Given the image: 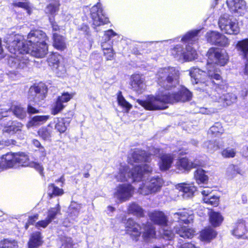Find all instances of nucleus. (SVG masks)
<instances>
[{
    "label": "nucleus",
    "instance_id": "obj_1",
    "mask_svg": "<svg viewBox=\"0 0 248 248\" xmlns=\"http://www.w3.org/2000/svg\"><path fill=\"white\" fill-rule=\"evenodd\" d=\"M27 39V41H23L22 37L18 34L10 35L6 38L8 48L14 55L9 57L8 64L14 69L20 70L27 67L29 61L25 54L42 58L47 52L46 43L47 38L43 31L38 30L31 31Z\"/></svg>",
    "mask_w": 248,
    "mask_h": 248
},
{
    "label": "nucleus",
    "instance_id": "obj_2",
    "mask_svg": "<svg viewBox=\"0 0 248 248\" xmlns=\"http://www.w3.org/2000/svg\"><path fill=\"white\" fill-rule=\"evenodd\" d=\"M150 160V157L146 155L144 151L138 149L135 150L129 157L128 162L132 165L134 163L140 164L135 165L132 169L127 166H121L118 174L115 175V178L118 181L121 182L145 180L138 189V192L144 195L159 192L164 182L159 176L149 177L153 171L152 165L148 164Z\"/></svg>",
    "mask_w": 248,
    "mask_h": 248
},
{
    "label": "nucleus",
    "instance_id": "obj_3",
    "mask_svg": "<svg viewBox=\"0 0 248 248\" xmlns=\"http://www.w3.org/2000/svg\"><path fill=\"white\" fill-rule=\"evenodd\" d=\"M208 60L207 63V73L199 68L193 67L189 72L193 84H197V90L206 92L211 99L214 102L221 103L222 97V90L219 87L216 86L213 89L215 82L221 80L220 71L216 65L224 66L228 62L229 57L225 50L218 48H210L207 54Z\"/></svg>",
    "mask_w": 248,
    "mask_h": 248
},
{
    "label": "nucleus",
    "instance_id": "obj_4",
    "mask_svg": "<svg viewBox=\"0 0 248 248\" xmlns=\"http://www.w3.org/2000/svg\"><path fill=\"white\" fill-rule=\"evenodd\" d=\"M192 97V93L189 90L184 86H180L177 92L166 91L164 93L160 91L157 98L152 95L145 100L138 99L137 102L147 110L164 109L168 108L167 104L189 101Z\"/></svg>",
    "mask_w": 248,
    "mask_h": 248
},
{
    "label": "nucleus",
    "instance_id": "obj_5",
    "mask_svg": "<svg viewBox=\"0 0 248 248\" xmlns=\"http://www.w3.org/2000/svg\"><path fill=\"white\" fill-rule=\"evenodd\" d=\"M194 218L192 211L186 209L179 210L178 212L173 214V218L178 224L174 227L173 231L164 230L163 237L164 238L170 240L174 236V232L184 238H191L195 233V231L191 228L183 226L181 223L188 224Z\"/></svg>",
    "mask_w": 248,
    "mask_h": 248
},
{
    "label": "nucleus",
    "instance_id": "obj_6",
    "mask_svg": "<svg viewBox=\"0 0 248 248\" xmlns=\"http://www.w3.org/2000/svg\"><path fill=\"white\" fill-rule=\"evenodd\" d=\"M201 30H194L186 33L182 38V42L187 43L186 50L181 45H177L170 49L171 55L178 61L181 62L191 61L197 57L195 46L191 47L190 44H194L198 40V34Z\"/></svg>",
    "mask_w": 248,
    "mask_h": 248
},
{
    "label": "nucleus",
    "instance_id": "obj_7",
    "mask_svg": "<svg viewBox=\"0 0 248 248\" xmlns=\"http://www.w3.org/2000/svg\"><path fill=\"white\" fill-rule=\"evenodd\" d=\"M156 80L161 87L158 89L155 98H157L160 91L163 92L170 91L176 87L179 83L178 71L174 67H168L160 68L155 76Z\"/></svg>",
    "mask_w": 248,
    "mask_h": 248
},
{
    "label": "nucleus",
    "instance_id": "obj_8",
    "mask_svg": "<svg viewBox=\"0 0 248 248\" xmlns=\"http://www.w3.org/2000/svg\"><path fill=\"white\" fill-rule=\"evenodd\" d=\"M126 231L132 238L137 241L141 234L140 230L142 229V237L145 241L148 242L151 239L155 237L156 232L155 227L150 222L142 224V227L136 223L133 219L129 218L125 224Z\"/></svg>",
    "mask_w": 248,
    "mask_h": 248
},
{
    "label": "nucleus",
    "instance_id": "obj_9",
    "mask_svg": "<svg viewBox=\"0 0 248 248\" xmlns=\"http://www.w3.org/2000/svg\"><path fill=\"white\" fill-rule=\"evenodd\" d=\"M47 92V88L43 83H40L30 87L28 96L29 103L27 108L28 113L35 114L39 112V110L32 105L35 104L38 106L41 105L42 101L46 97Z\"/></svg>",
    "mask_w": 248,
    "mask_h": 248
},
{
    "label": "nucleus",
    "instance_id": "obj_10",
    "mask_svg": "<svg viewBox=\"0 0 248 248\" xmlns=\"http://www.w3.org/2000/svg\"><path fill=\"white\" fill-rule=\"evenodd\" d=\"M218 23L220 30L225 33L237 34L239 32L238 22L232 16L227 14L221 16Z\"/></svg>",
    "mask_w": 248,
    "mask_h": 248
},
{
    "label": "nucleus",
    "instance_id": "obj_11",
    "mask_svg": "<svg viewBox=\"0 0 248 248\" xmlns=\"http://www.w3.org/2000/svg\"><path fill=\"white\" fill-rule=\"evenodd\" d=\"M160 151V149L158 148L152 147L149 151V155H147L145 152V153L147 156L150 157V160H151V155H154L158 156L160 158L158 165L160 170L162 171L167 170L170 168L173 161L174 157L173 155L170 154H165L161 155ZM148 164H151L150 162Z\"/></svg>",
    "mask_w": 248,
    "mask_h": 248
},
{
    "label": "nucleus",
    "instance_id": "obj_12",
    "mask_svg": "<svg viewBox=\"0 0 248 248\" xmlns=\"http://www.w3.org/2000/svg\"><path fill=\"white\" fill-rule=\"evenodd\" d=\"M91 16L93 21V24L95 26L103 25L109 22L108 18L103 13L101 4L99 2L92 7Z\"/></svg>",
    "mask_w": 248,
    "mask_h": 248
},
{
    "label": "nucleus",
    "instance_id": "obj_13",
    "mask_svg": "<svg viewBox=\"0 0 248 248\" xmlns=\"http://www.w3.org/2000/svg\"><path fill=\"white\" fill-rule=\"evenodd\" d=\"M134 187L130 184L119 185L115 188L114 197L119 201L123 202L129 199L132 196Z\"/></svg>",
    "mask_w": 248,
    "mask_h": 248
},
{
    "label": "nucleus",
    "instance_id": "obj_14",
    "mask_svg": "<svg viewBox=\"0 0 248 248\" xmlns=\"http://www.w3.org/2000/svg\"><path fill=\"white\" fill-rule=\"evenodd\" d=\"M62 56L58 53H52L49 56L47 62L49 65L55 71L58 77H62L66 72V69L60 62Z\"/></svg>",
    "mask_w": 248,
    "mask_h": 248
},
{
    "label": "nucleus",
    "instance_id": "obj_15",
    "mask_svg": "<svg viewBox=\"0 0 248 248\" xmlns=\"http://www.w3.org/2000/svg\"><path fill=\"white\" fill-rule=\"evenodd\" d=\"M216 0L217 1L219 0ZM226 2L230 11L238 16H244L248 12L244 0H226Z\"/></svg>",
    "mask_w": 248,
    "mask_h": 248
},
{
    "label": "nucleus",
    "instance_id": "obj_16",
    "mask_svg": "<svg viewBox=\"0 0 248 248\" xmlns=\"http://www.w3.org/2000/svg\"><path fill=\"white\" fill-rule=\"evenodd\" d=\"M15 158L14 153H8L2 155L0 158V170H3L15 167Z\"/></svg>",
    "mask_w": 248,
    "mask_h": 248
},
{
    "label": "nucleus",
    "instance_id": "obj_17",
    "mask_svg": "<svg viewBox=\"0 0 248 248\" xmlns=\"http://www.w3.org/2000/svg\"><path fill=\"white\" fill-rule=\"evenodd\" d=\"M236 48L240 54L247 59L244 73L248 78V39L238 41L236 44Z\"/></svg>",
    "mask_w": 248,
    "mask_h": 248
},
{
    "label": "nucleus",
    "instance_id": "obj_18",
    "mask_svg": "<svg viewBox=\"0 0 248 248\" xmlns=\"http://www.w3.org/2000/svg\"><path fill=\"white\" fill-rule=\"evenodd\" d=\"M130 85L132 89L138 93H142L145 88L143 80L139 74L132 76Z\"/></svg>",
    "mask_w": 248,
    "mask_h": 248
},
{
    "label": "nucleus",
    "instance_id": "obj_19",
    "mask_svg": "<svg viewBox=\"0 0 248 248\" xmlns=\"http://www.w3.org/2000/svg\"><path fill=\"white\" fill-rule=\"evenodd\" d=\"M70 118L64 119L61 118H55L53 122H51L48 125V127L51 128L53 125H54L55 129L61 133H64L67 129V125L70 123Z\"/></svg>",
    "mask_w": 248,
    "mask_h": 248
},
{
    "label": "nucleus",
    "instance_id": "obj_20",
    "mask_svg": "<svg viewBox=\"0 0 248 248\" xmlns=\"http://www.w3.org/2000/svg\"><path fill=\"white\" fill-rule=\"evenodd\" d=\"M151 221L155 224L166 227L167 224L168 219L164 213L161 211H155L149 214Z\"/></svg>",
    "mask_w": 248,
    "mask_h": 248
},
{
    "label": "nucleus",
    "instance_id": "obj_21",
    "mask_svg": "<svg viewBox=\"0 0 248 248\" xmlns=\"http://www.w3.org/2000/svg\"><path fill=\"white\" fill-rule=\"evenodd\" d=\"M247 232L245 221L243 219H238L233 226L232 234L237 238H241Z\"/></svg>",
    "mask_w": 248,
    "mask_h": 248
},
{
    "label": "nucleus",
    "instance_id": "obj_22",
    "mask_svg": "<svg viewBox=\"0 0 248 248\" xmlns=\"http://www.w3.org/2000/svg\"><path fill=\"white\" fill-rule=\"evenodd\" d=\"M23 127V124L16 121H9L6 124H4V128L2 130L4 133L9 134H14L18 131H20Z\"/></svg>",
    "mask_w": 248,
    "mask_h": 248
},
{
    "label": "nucleus",
    "instance_id": "obj_23",
    "mask_svg": "<svg viewBox=\"0 0 248 248\" xmlns=\"http://www.w3.org/2000/svg\"><path fill=\"white\" fill-rule=\"evenodd\" d=\"M180 190L183 192L184 198H191L196 191V187L192 184L181 183L178 185Z\"/></svg>",
    "mask_w": 248,
    "mask_h": 248
},
{
    "label": "nucleus",
    "instance_id": "obj_24",
    "mask_svg": "<svg viewBox=\"0 0 248 248\" xmlns=\"http://www.w3.org/2000/svg\"><path fill=\"white\" fill-rule=\"evenodd\" d=\"M198 164L195 162H190L186 158L180 159L176 164L177 169L182 171H188L192 168H195Z\"/></svg>",
    "mask_w": 248,
    "mask_h": 248
},
{
    "label": "nucleus",
    "instance_id": "obj_25",
    "mask_svg": "<svg viewBox=\"0 0 248 248\" xmlns=\"http://www.w3.org/2000/svg\"><path fill=\"white\" fill-rule=\"evenodd\" d=\"M116 35V33L112 30H108L105 32V41L101 43V46L104 51L112 49V42L110 41V39Z\"/></svg>",
    "mask_w": 248,
    "mask_h": 248
},
{
    "label": "nucleus",
    "instance_id": "obj_26",
    "mask_svg": "<svg viewBox=\"0 0 248 248\" xmlns=\"http://www.w3.org/2000/svg\"><path fill=\"white\" fill-rule=\"evenodd\" d=\"M206 172L202 169H197L194 173V177L197 183L200 187H204L208 180V177L205 174Z\"/></svg>",
    "mask_w": 248,
    "mask_h": 248
},
{
    "label": "nucleus",
    "instance_id": "obj_27",
    "mask_svg": "<svg viewBox=\"0 0 248 248\" xmlns=\"http://www.w3.org/2000/svg\"><path fill=\"white\" fill-rule=\"evenodd\" d=\"M81 208V204L72 201L68 209L69 218L73 220H75L78 217Z\"/></svg>",
    "mask_w": 248,
    "mask_h": 248
},
{
    "label": "nucleus",
    "instance_id": "obj_28",
    "mask_svg": "<svg viewBox=\"0 0 248 248\" xmlns=\"http://www.w3.org/2000/svg\"><path fill=\"white\" fill-rule=\"evenodd\" d=\"M42 237L39 232H33L28 242L29 248H36L42 244Z\"/></svg>",
    "mask_w": 248,
    "mask_h": 248
},
{
    "label": "nucleus",
    "instance_id": "obj_29",
    "mask_svg": "<svg viewBox=\"0 0 248 248\" xmlns=\"http://www.w3.org/2000/svg\"><path fill=\"white\" fill-rule=\"evenodd\" d=\"M48 115H37L33 117L29 121V127L37 126L45 123L49 119Z\"/></svg>",
    "mask_w": 248,
    "mask_h": 248
},
{
    "label": "nucleus",
    "instance_id": "obj_30",
    "mask_svg": "<svg viewBox=\"0 0 248 248\" xmlns=\"http://www.w3.org/2000/svg\"><path fill=\"white\" fill-rule=\"evenodd\" d=\"M53 46L57 49L63 50L66 48L64 38L56 33H53Z\"/></svg>",
    "mask_w": 248,
    "mask_h": 248
},
{
    "label": "nucleus",
    "instance_id": "obj_31",
    "mask_svg": "<svg viewBox=\"0 0 248 248\" xmlns=\"http://www.w3.org/2000/svg\"><path fill=\"white\" fill-rule=\"evenodd\" d=\"M217 234L216 231L209 227L202 230L201 232L200 236L202 240L209 242L214 238Z\"/></svg>",
    "mask_w": 248,
    "mask_h": 248
},
{
    "label": "nucleus",
    "instance_id": "obj_32",
    "mask_svg": "<svg viewBox=\"0 0 248 248\" xmlns=\"http://www.w3.org/2000/svg\"><path fill=\"white\" fill-rule=\"evenodd\" d=\"M15 159L16 165H20L22 166H28L30 165L29 158L28 156L24 153L15 154Z\"/></svg>",
    "mask_w": 248,
    "mask_h": 248
},
{
    "label": "nucleus",
    "instance_id": "obj_33",
    "mask_svg": "<svg viewBox=\"0 0 248 248\" xmlns=\"http://www.w3.org/2000/svg\"><path fill=\"white\" fill-rule=\"evenodd\" d=\"M209 216L210 221L214 227L219 226L223 220L222 216L219 212L212 211Z\"/></svg>",
    "mask_w": 248,
    "mask_h": 248
},
{
    "label": "nucleus",
    "instance_id": "obj_34",
    "mask_svg": "<svg viewBox=\"0 0 248 248\" xmlns=\"http://www.w3.org/2000/svg\"><path fill=\"white\" fill-rule=\"evenodd\" d=\"M236 99V96L232 93H223L221 103L223 106H228L235 102Z\"/></svg>",
    "mask_w": 248,
    "mask_h": 248
},
{
    "label": "nucleus",
    "instance_id": "obj_35",
    "mask_svg": "<svg viewBox=\"0 0 248 248\" xmlns=\"http://www.w3.org/2000/svg\"><path fill=\"white\" fill-rule=\"evenodd\" d=\"M117 101L119 106L123 107L127 112L131 108L132 106L124 98L121 91L117 93Z\"/></svg>",
    "mask_w": 248,
    "mask_h": 248
},
{
    "label": "nucleus",
    "instance_id": "obj_36",
    "mask_svg": "<svg viewBox=\"0 0 248 248\" xmlns=\"http://www.w3.org/2000/svg\"><path fill=\"white\" fill-rule=\"evenodd\" d=\"M11 109L14 114L20 119H23L26 117L27 111L21 106H14Z\"/></svg>",
    "mask_w": 248,
    "mask_h": 248
},
{
    "label": "nucleus",
    "instance_id": "obj_37",
    "mask_svg": "<svg viewBox=\"0 0 248 248\" xmlns=\"http://www.w3.org/2000/svg\"><path fill=\"white\" fill-rule=\"evenodd\" d=\"M59 6V0H52L51 2L46 6V13L53 15L58 11Z\"/></svg>",
    "mask_w": 248,
    "mask_h": 248
},
{
    "label": "nucleus",
    "instance_id": "obj_38",
    "mask_svg": "<svg viewBox=\"0 0 248 248\" xmlns=\"http://www.w3.org/2000/svg\"><path fill=\"white\" fill-rule=\"evenodd\" d=\"M128 212L134 215L139 217L143 216V210L142 208L136 203H132L129 205Z\"/></svg>",
    "mask_w": 248,
    "mask_h": 248
},
{
    "label": "nucleus",
    "instance_id": "obj_39",
    "mask_svg": "<svg viewBox=\"0 0 248 248\" xmlns=\"http://www.w3.org/2000/svg\"><path fill=\"white\" fill-rule=\"evenodd\" d=\"M50 127H42L38 131V135L45 140H50L52 134V130Z\"/></svg>",
    "mask_w": 248,
    "mask_h": 248
},
{
    "label": "nucleus",
    "instance_id": "obj_40",
    "mask_svg": "<svg viewBox=\"0 0 248 248\" xmlns=\"http://www.w3.org/2000/svg\"><path fill=\"white\" fill-rule=\"evenodd\" d=\"M61 212V206L58 203L55 207L50 208L48 210L46 218L51 222Z\"/></svg>",
    "mask_w": 248,
    "mask_h": 248
},
{
    "label": "nucleus",
    "instance_id": "obj_41",
    "mask_svg": "<svg viewBox=\"0 0 248 248\" xmlns=\"http://www.w3.org/2000/svg\"><path fill=\"white\" fill-rule=\"evenodd\" d=\"M203 147L206 148L209 152L213 153L218 150L220 146L218 141L213 140L205 141L203 144Z\"/></svg>",
    "mask_w": 248,
    "mask_h": 248
},
{
    "label": "nucleus",
    "instance_id": "obj_42",
    "mask_svg": "<svg viewBox=\"0 0 248 248\" xmlns=\"http://www.w3.org/2000/svg\"><path fill=\"white\" fill-rule=\"evenodd\" d=\"M223 131L224 129L221 124L217 122L215 123L210 128L208 133L209 135L211 134L217 136L218 134H222Z\"/></svg>",
    "mask_w": 248,
    "mask_h": 248
},
{
    "label": "nucleus",
    "instance_id": "obj_43",
    "mask_svg": "<svg viewBox=\"0 0 248 248\" xmlns=\"http://www.w3.org/2000/svg\"><path fill=\"white\" fill-rule=\"evenodd\" d=\"M17 243L15 240L5 239L0 242V248H18Z\"/></svg>",
    "mask_w": 248,
    "mask_h": 248
},
{
    "label": "nucleus",
    "instance_id": "obj_44",
    "mask_svg": "<svg viewBox=\"0 0 248 248\" xmlns=\"http://www.w3.org/2000/svg\"><path fill=\"white\" fill-rule=\"evenodd\" d=\"M219 33L217 31L207 32L206 35L207 42L212 45H216L218 38Z\"/></svg>",
    "mask_w": 248,
    "mask_h": 248
},
{
    "label": "nucleus",
    "instance_id": "obj_45",
    "mask_svg": "<svg viewBox=\"0 0 248 248\" xmlns=\"http://www.w3.org/2000/svg\"><path fill=\"white\" fill-rule=\"evenodd\" d=\"M13 5L15 7H20L24 9L27 10V13L29 15H30L31 11V4L29 1H14L13 3Z\"/></svg>",
    "mask_w": 248,
    "mask_h": 248
},
{
    "label": "nucleus",
    "instance_id": "obj_46",
    "mask_svg": "<svg viewBox=\"0 0 248 248\" xmlns=\"http://www.w3.org/2000/svg\"><path fill=\"white\" fill-rule=\"evenodd\" d=\"M49 194H52L55 196L62 195L63 193V190L62 188H60L56 186L54 184H51L48 186Z\"/></svg>",
    "mask_w": 248,
    "mask_h": 248
},
{
    "label": "nucleus",
    "instance_id": "obj_47",
    "mask_svg": "<svg viewBox=\"0 0 248 248\" xmlns=\"http://www.w3.org/2000/svg\"><path fill=\"white\" fill-rule=\"evenodd\" d=\"M203 201L204 202L214 206H217L219 202L218 198L214 195H212L210 197H205L203 198Z\"/></svg>",
    "mask_w": 248,
    "mask_h": 248
},
{
    "label": "nucleus",
    "instance_id": "obj_48",
    "mask_svg": "<svg viewBox=\"0 0 248 248\" xmlns=\"http://www.w3.org/2000/svg\"><path fill=\"white\" fill-rule=\"evenodd\" d=\"M229 41L224 35L219 33L218 38L215 45L226 47L229 45Z\"/></svg>",
    "mask_w": 248,
    "mask_h": 248
},
{
    "label": "nucleus",
    "instance_id": "obj_49",
    "mask_svg": "<svg viewBox=\"0 0 248 248\" xmlns=\"http://www.w3.org/2000/svg\"><path fill=\"white\" fill-rule=\"evenodd\" d=\"M65 107V105L61 102L59 99H57L55 104L54 105L52 113L53 115H56L60 112Z\"/></svg>",
    "mask_w": 248,
    "mask_h": 248
},
{
    "label": "nucleus",
    "instance_id": "obj_50",
    "mask_svg": "<svg viewBox=\"0 0 248 248\" xmlns=\"http://www.w3.org/2000/svg\"><path fill=\"white\" fill-rule=\"evenodd\" d=\"M12 108L7 105H3L0 106V120L3 117L8 116V113L10 112V110Z\"/></svg>",
    "mask_w": 248,
    "mask_h": 248
},
{
    "label": "nucleus",
    "instance_id": "obj_51",
    "mask_svg": "<svg viewBox=\"0 0 248 248\" xmlns=\"http://www.w3.org/2000/svg\"><path fill=\"white\" fill-rule=\"evenodd\" d=\"M235 154V151L233 149L229 148L223 150L221 153L222 156L226 158L233 157Z\"/></svg>",
    "mask_w": 248,
    "mask_h": 248
},
{
    "label": "nucleus",
    "instance_id": "obj_52",
    "mask_svg": "<svg viewBox=\"0 0 248 248\" xmlns=\"http://www.w3.org/2000/svg\"><path fill=\"white\" fill-rule=\"evenodd\" d=\"M72 97L73 96L71 94L68 93H64L61 96H59L57 99L64 104V103L68 102Z\"/></svg>",
    "mask_w": 248,
    "mask_h": 248
},
{
    "label": "nucleus",
    "instance_id": "obj_53",
    "mask_svg": "<svg viewBox=\"0 0 248 248\" xmlns=\"http://www.w3.org/2000/svg\"><path fill=\"white\" fill-rule=\"evenodd\" d=\"M73 241L70 237H65L62 241L61 248H72Z\"/></svg>",
    "mask_w": 248,
    "mask_h": 248
},
{
    "label": "nucleus",
    "instance_id": "obj_54",
    "mask_svg": "<svg viewBox=\"0 0 248 248\" xmlns=\"http://www.w3.org/2000/svg\"><path fill=\"white\" fill-rule=\"evenodd\" d=\"M29 166L31 167L34 168L40 174L42 175L43 173L44 168L40 163L36 162H32L30 163Z\"/></svg>",
    "mask_w": 248,
    "mask_h": 248
},
{
    "label": "nucleus",
    "instance_id": "obj_55",
    "mask_svg": "<svg viewBox=\"0 0 248 248\" xmlns=\"http://www.w3.org/2000/svg\"><path fill=\"white\" fill-rule=\"evenodd\" d=\"M240 169L239 168L234 165H230L228 168V172L231 173L232 176L236 174L240 173Z\"/></svg>",
    "mask_w": 248,
    "mask_h": 248
},
{
    "label": "nucleus",
    "instance_id": "obj_56",
    "mask_svg": "<svg viewBox=\"0 0 248 248\" xmlns=\"http://www.w3.org/2000/svg\"><path fill=\"white\" fill-rule=\"evenodd\" d=\"M50 223V222L46 218L45 220L38 221L36 223V226L38 229L40 227L46 228Z\"/></svg>",
    "mask_w": 248,
    "mask_h": 248
},
{
    "label": "nucleus",
    "instance_id": "obj_57",
    "mask_svg": "<svg viewBox=\"0 0 248 248\" xmlns=\"http://www.w3.org/2000/svg\"><path fill=\"white\" fill-rule=\"evenodd\" d=\"M114 54V53L113 49L104 51V54L106 56V59L107 60H112Z\"/></svg>",
    "mask_w": 248,
    "mask_h": 248
},
{
    "label": "nucleus",
    "instance_id": "obj_58",
    "mask_svg": "<svg viewBox=\"0 0 248 248\" xmlns=\"http://www.w3.org/2000/svg\"><path fill=\"white\" fill-rule=\"evenodd\" d=\"M199 112L203 114L209 115L214 113V111L213 109H208L205 108H201Z\"/></svg>",
    "mask_w": 248,
    "mask_h": 248
},
{
    "label": "nucleus",
    "instance_id": "obj_59",
    "mask_svg": "<svg viewBox=\"0 0 248 248\" xmlns=\"http://www.w3.org/2000/svg\"><path fill=\"white\" fill-rule=\"evenodd\" d=\"M36 152H38L39 153L41 157H44L46 156V151L43 146L38 148V150H36Z\"/></svg>",
    "mask_w": 248,
    "mask_h": 248
},
{
    "label": "nucleus",
    "instance_id": "obj_60",
    "mask_svg": "<svg viewBox=\"0 0 248 248\" xmlns=\"http://www.w3.org/2000/svg\"><path fill=\"white\" fill-rule=\"evenodd\" d=\"M203 187H204L205 189L201 191L202 194L204 196V197H210V196L209 195L211 193V189L209 187H205L204 186Z\"/></svg>",
    "mask_w": 248,
    "mask_h": 248
},
{
    "label": "nucleus",
    "instance_id": "obj_61",
    "mask_svg": "<svg viewBox=\"0 0 248 248\" xmlns=\"http://www.w3.org/2000/svg\"><path fill=\"white\" fill-rule=\"evenodd\" d=\"M38 215L36 214L33 216L30 217L29 218L28 222L30 224H33L35 221L38 219Z\"/></svg>",
    "mask_w": 248,
    "mask_h": 248
},
{
    "label": "nucleus",
    "instance_id": "obj_62",
    "mask_svg": "<svg viewBox=\"0 0 248 248\" xmlns=\"http://www.w3.org/2000/svg\"><path fill=\"white\" fill-rule=\"evenodd\" d=\"M1 142H3V146H9L12 144H15L16 141L12 140H8L5 141H2Z\"/></svg>",
    "mask_w": 248,
    "mask_h": 248
},
{
    "label": "nucleus",
    "instance_id": "obj_63",
    "mask_svg": "<svg viewBox=\"0 0 248 248\" xmlns=\"http://www.w3.org/2000/svg\"><path fill=\"white\" fill-rule=\"evenodd\" d=\"M32 143L35 147L37 148L42 146V145L41 144L40 142L36 139H33L32 140Z\"/></svg>",
    "mask_w": 248,
    "mask_h": 248
},
{
    "label": "nucleus",
    "instance_id": "obj_64",
    "mask_svg": "<svg viewBox=\"0 0 248 248\" xmlns=\"http://www.w3.org/2000/svg\"><path fill=\"white\" fill-rule=\"evenodd\" d=\"M64 181H65V179H64V176L62 175L59 179L56 180V182H57V183L61 182L62 183V184H63Z\"/></svg>",
    "mask_w": 248,
    "mask_h": 248
}]
</instances>
